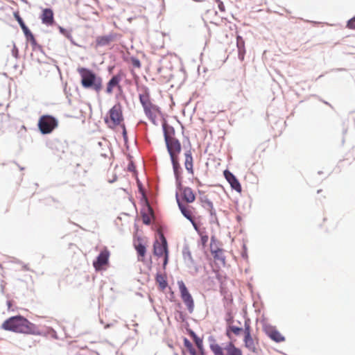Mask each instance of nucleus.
<instances>
[{
	"mask_svg": "<svg viewBox=\"0 0 355 355\" xmlns=\"http://www.w3.org/2000/svg\"><path fill=\"white\" fill-rule=\"evenodd\" d=\"M1 328L6 331L18 334L44 336L58 339L56 331L52 327H49L45 331H41L35 324L20 314L7 318L2 323Z\"/></svg>",
	"mask_w": 355,
	"mask_h": 355,
	"instance_id": "1",
	"label": "nucleus"
},
{
	"mask_svg": "<svg viewBox=\"0 0 355 355\" xmlns=\"http://www.w3.org/2000/svg\"><path fill=\"white\" fill-rule=\"evenodd\" d=\"M77 71L80 76L81 86L86 89H92L98 93L103 88V79L92 69L79 67Z\"/></svg>",
	"mask_w": 355,
	"mask_h": 355,
	"instance_id": "2",
	"label": "nucleus"
},
{
	"mask_svg": "<svg viewBox=\"0 0 355 355\" xmlns=\"http://www.w3.org/2000/svg\"><path fill=\"white\" fill-rule=\"evenodd\" d=\"M207 340L209 349L214 355H243L242 349L236 347L232 340L226 343L223 347L212 335L209 336Z\"/></svg>",
	"mask_w": 355,
	"mask_h": 355,
	"instance_id": "3",
	"label": "nucleus"
},
{
	"mask_svg": "<svg viewBox=\"0 0 355 355\" xmlns=\"http://www.w3.org/2000/svg\"><path fill=\"white\" fill-rule=\"evenodd\" d=\"M123 119L122 106L118 102L109 110L107 115L104 117V122L108 128L112 129L121 125V123Z\"/></svg>",
	"mask_w": 355,
	"mask_h": 355,
	"instance_id": "4",
	"label": "nucleus"
},
{
	"mask_svg": "<svg viewBox=\"0 0 355 355\" xmlns=\"http://www.w3.org/2000/svg\"><path fill=\"white\" fill-rule=\"evenodd\" d=\"M183 172H180L178 170L175 169L173 173L176 192L181 191L182 193L184 200L189 204L193 202L196 200V195L192 189L189 187L183 186Z\"/></svg>",
	"mask_w": 355,
	"mask_h": 355,
	"instance_id": "5",
	"label": "nucleus"
},
{
	"mask_svg": "<svg viewBox=\"0 0 355 355\" xmlns=\"http://www.w3.org/2000/svg\"><path fill=\"white\" fill-rule=\"evenodd\" d=\"M58 119L55 116L51 114H43L38 119L37 128L42 135H49L58 128Z\"/></svg>",
	"mask_w": 355,
	"mask_h": 355,
	"instance_id": "6",
	"label": "nucleus"
},
{
	"mask_svg": "<svg viewBox=\"0 0 355 355\" xmlns=\"http://www.w3.org/2000/svg\"><path fill=\"white\" fill-rule=\"evenodd\" d=\"M182 134H184V130L182 131ZM183 148L184 149V167L187 170V173L191 175L194 174L193 169V157L191 153V144L189 139V136L183 135Z\"/></svg>",
	"mask_w": 355,
	"mask_h": 355,
	"instance_id": "7",
	"label": "nucleus"
},
{
	"mask_svg": "<svg viewBox=\"0 0 355 355\" xmlns=\"http://www.w3.org/2000/svg\"><path fill=\"white\" fill-rule=\"evenodd\" d=\"M182 148L183 146H182L180 141L178 138L174 137L171 141V150L173 156V161L171 157H170L173 173H175V170H178L180 172H183V168L180 164L179 157V155L180 154Z\"/></svg>",
	"mask_w": 355,
	"mask_h": 355,
	"instance_id": "8",
	"label": "nucleus"
},
{
	"mask_svg": "<svg viewBox=\"0 0 355 355\" xmlns=\"http://www.w3.org/2000/svg\"><path fill=\"white\" fill-rule=\"evenodd\" d=\"M180 295L189 313H192L194 311L195 304L194 300L190 293L189 289L182 280L178 281Z\"/></svg>",
	"mask_w": 355,
	"mask_h": 355,
	"instance_id": "9",
	"label": "nucleus"
},
{
	"mask_svg": "<svg viewBox=\"0 0 355 355\" xmlns=\"http://www.w3.org/2000/svg\"><path fill=\"white\" fill-rule=\"evenodd\" d=\"M169 254L166 238L162 234L159 235V241L156 240L153 243V254L157 257Z\"/></svg>",
	"mask_w": 355,
	"mask_h": 355,
	"instance_id": "10",
	"label": "nucleus"
},
{
	"mask_svg": "<svg viewBox=\"0 0 355 355\" xmlns=\"http://www.w3.org/2000/svg\"><path fill=\"white\" fill-rule=\"evenodd\" d=\"M263 329L267 336L277 343H282L286 340L285 336L279 332L275 326H272L270 324H264L263 325Z\"/></svg>",
	"mask_w": 355,
	"mask_h": 355,
	"instance_id": "11",
	"label": "nucleus"
},
{
	"mask_svg": "<svg viewBox=\"0 0 355 355\" xmlns=\"http://www.w3.org/2000/svg\"><path fill=\"white\" fill-rule=\"evenodd\" d=\"M123 76H124V73H123V71H119L117 73H116L115 75L112 76V78L108 80L107 85H106L105 92L107 94H111L113 92L114 87H118L120 94H121L123 95V96L125 98V96L123 95L122 87L119 85Z\"/></svg>",
	"mask_w": 355,
	"mask_h": 355,
	"instance_id": "12",
	"label": "nucleus"
},
{
	"mask_svg": "<svg viewBox=\"0 0 355 355\" xmlns=\"http://www.w3.org/2000/svg\"><path fill=\"white\" fill-rule=\"evenodd\" d=\"M110 255V252L106 248L99 252L93 261V266L96 270H101L103 266L109 263Z\"/></svg>",
	"mask_w": 355,
	"mask_h": 355,
	"instance_id": "13",
	"label": "nucleus"
},
{
	"mask_svg": "<svg viewBox=\"0 0 355 355\" xmlns=\"http://www.w3.org/2000/svg\"><path fill=\"white\" fill-rule=\"evenodd\" d=\"M162 132L167 153H168L169 157H171L173 161V156L171 150V141L174 137H175V130L173 126L169 125L167 126V128L163 129Z\"/></svg>",
	"mask_w": 355,
	"mask_h": 355,
	"instance_id": "14",
	"label": "nucleus"
},
{
	"mask_svg": "<svg viewBox=\"0 0 355 355\" xmlns=\"http://www.w3.org/2000/svg\"><path fill=\"white\" fill-rule=\"evenodd\" d=\"M223 175L230 184L232 190H234L238 193H241L242 191L241 184L237 177L234 173H232L230 170L225 169L223 171Z\"/></svg>",
	"mask_w": 355,
	"mask_h": 355,
	"instance_id": "15",
	"label": "nucleus"
},
{
	"mask_svg": "<svg viewBox=\"0 0 355 355\" xmlns=\"http://www.w3.org/2000/svg\"><path fill=\"white\" fill-rule=\"evenodd\" d=\"M133 245L135 250L137 251L138 260L140 261H144L146 254L147 248L141 236H137V237H135Z\"/></svg>",
	"mask_w": 355,
	"mask_h": 355,
	"instance_id": "16",
	"label": "nucleus"
},
{
	"mask_svg": "<svg viewBox=\"0 0 355 355\" xmlns=\"http://www.w3.org/2000/svg\"><path fill=\"white\" fill-rule=\"evenodd\" d=\"M116 37V33L111 32L108 35H99L95 40V48L108 46Z\"/></svg>",
	"mask_w": 355,
	"mask_h": 355,
	"instance_id": "17",
	"label": "nucleus"
},
{
	"mask_svg": "<svg viewBox=\"0 0 355 355\" xmlns=\"http://www.w3.org/2000/svg\"><path fill=\"white\" fill-rule=\"evenodd\" d=\"M140 90L141 92L139 94V99L141 105L144 109L149 107L152 105L149 88L146 85H142Z\"/></svg>",
	"mask_w": 355,
	"mask_h": 355,
	"instance_id": "18",
	"label": "nucleus"
},
{
	"mask_svg": "<svg viewBox=\"0 0 355 355\" xmlns=\"http://www.w3.org/2000/svg\"><path fill=\"white\" fill-rule=\"evenodd\" d=\"M40 18L42 24L51 26L54 23V14L52 8H45L42 9Z\"/></svg>",
	"mask_w": 355,
	"mask_h": 355,
	"instance_id": "19",
	"label": "nucleus"
},
{
	"mask_svg": "<svg viewBox=\"0 0 355 355\" xmlns=\"http://www.w3.org/2000/svg\"><path fill=\"white\" fill-rule=\"evenodd\" d=\"M182 257L183 259L189 268H191V265L195 264V261L193 259L191 250L189 249V244L187 243H184L182 248Z\"/></svg>",
	"mask_w": 355,
	"mask_h": 355,
	"instance_id": "20",
	"label": "nucleus"
},
{
	"mask_svg": "<svg viewBox=\"0 0 355 355\" xmlns=\"http://www.w3.org/2000/svg\"><path fill=\"white\" fill-rule=\"evenodd\" d=\"M27 43H30L33 51H40L42 53L46 55L42 45L39 44L35 39L34 34L31 32L26 36H24Z\"/></svg>",
	"mask_w": 355,
	"mask_h": 355,
	"instance_id": "21",
	"label": "nucleus"
},
{
	"mask_svg": "<svg viewBox=\"0 0 355 355\" xmlns=\"http://www.w3.org/2000/svg\"><path fill=\"white\" fill-rule=\"evenodd\" d=\"M175 200L178 206V208L182 214V216L187 219L188 220L191 219L193 216H191V214L190 211L188 209V208L186 207L184 204L182 203V202L180 200L179 193L175 192Z\"/></svg>",
	"mask_w": 355,
	"mask_h": 355,
	"instance_id": "22",
	"label": "nucleus"
},
{
	"mask_svg": "<svg viewBox=\"0 0 355 355\" xmlns=\"http://www.w3.org/2000/svg\"><path fill=\"white\" fill-rule=\"evenodd\" d=\"M236 47L238 50V58L240 61H243L245 55V41L241 35L236 36Z\"/></svg>",
	"mask_w": 355,
	"mask_h": 355,
	"instance_id": "23",
	"label": "nucleus"
},
{
	"mask_svg": "<svg viewBox=\"0 0 355 355\" xmlns=\"http://www.w3.org/2000/svg\"><path fill=\"white\" fill-rule=\"evenodd\" d=\"M46 146L52 150H55L57 151H63L64 150V143L62 140L58 138H52L49 139L46 141Z\"/></svg>",
	"mask_w": 355,
	"mask_h": 355,
	"instance_id": "24",
	"label": "nucleus"
},
{
	"mask_svg": "<svg viewBox=\"0 0 355 355\" xmlns=\"http://www.w3.org/2000/svg\"><path fill=\"white\" fill-rule=\"evenodd\" d=\"M155 281L159 289L162 291H164L168 286L166 275H162L159 271H157L155 275Z\"/></svg>",
	"mask_w": 355,
	"mask_h": 355,
	"instance_id": "25",
	"label": "nucleus"
},
{
	"mask_svg": "<svg viewBox=\"0 0 355 355\" xmlns=\"http://www.w3.org/2000/svg\"><path fill=\"white\" fill-rule=\"evenodd\" d=\"M13 16L15 20L17 21L21 29L22 30L24 36L32 32L30 30V28L26 26V23L24 22L23 18L21 17L18 11L14 12Z\"/></svg>",
	"mask_w": 355,
	"mask_h": 355,
	"instance_id": "26",
	"label": "nucleus"
},
{
	"mask_svg": "<svg viewBox=\"0 0 355 355\" xmlns=\"http://www.w3.org/2000/svg\"><path fill=\"white\" fill-rule=\"evenodd\" d=\"M244 346L250 352L257 353V349L255 347L254 341L252 334H245L243 337Z\"/></svg>",
	"mask_w": 355,
	"mask_h": 355,
	"instance_id": "27",
	"label": "nucleus"
},
{
	"mask_svg": "<svg viewBox=\"0 0 355 355\" xmlns=\"http://www.w3.org/2000/svg\"><path fill=\"white\" fill-rule=\"evenodd\" d=\"M210 252L216 260L221 261L223 263L225 262V257L223 255V249L220 247H216L211 249Z\"/></svg>",
	"mask_w": 355,
	"mask_h": 355,
	"instance_id": "28",
	"label": "nucleus"
},
{
	"mask_svg": "<svg viewBox=\"0 0 355 355\" xmlns=\"http://www.w3.org/2000/svg\"><path fill=\"white\" fill-rule=\"evenodd\" d=\"M189 336L193 340L198 350L205 349L202 338L199 337L194 331H189Z\"/></svg>",
	"mask_w": 355,
	"mask_h": 355,
	"instance_id": "29",
	"label": "nucleus"
},
{
	"mask_svg": "<svg viewBox=\"0 0 355 355\" xmlns=\"http://www.w3.org/2000/svg\"><path fill=\"white\" fill-rule=\"evenodd\" d=\"M139 195H140V198H139L140 202L142 205L143 208L144 209L146 208L150 214H153V209H152L151 206L149 204V202H148V198H147V196L146 195V193H141Z\"/></svg>",
	"mask_w": 355,
	"mask_h": 355,
	"instance_id": "30",
	"label": "nucleus"
},
{
	"mask_svg": "<svg viewBox=\"0 0 355 355\" xmlns=\"http://www.w3.org/2000/svg\"><path fill=\"white\" fill-rule=\"evenodd\" d=\"M183 345L187 349L190 355L196 354V349L189 339L185 336L182 337Z\"/></svg>",
	"mask_w": 355,
	"mask_h": 355,
	"instance_id": "31",
	"label": "nucleus"
},
{
	"mask_svg": "<svg viewBox=\"0 0 355 355\" xmlns=\"http://www.w3.org/2000/svg\"><path fill=\"white\" fill-rule=\"evenodd\" d=\"M144 113L146 116L148 117V119L153 123L154 125H157V121H156V115L153 113V112L150 110L149 107H145L144 109Z\"/></svg>",
	"mask_w": 355,
	"mask_h": 355,
	"instance_id": "32",
	"label": "nucleus"
},
{
	"mask_svg": "<svg viewBox=\"0 0 355 355\" xmlns=\"http://www.w3.org/2000/svg\"><path fill=\"white\" fill-rule=\"evenodd\" d=\"M174 315H175V319L178 322H182L184 321L186 319H187V318H188L187 314L182 310L175 309L174 311Z\"/></svg>",
	"mask_w": 355,
	"mask_h": 355,
	"instance_id": "33",
	"label": "nucleus"
},
{
	"mask_svg": "<svg viewBox=\"0 0 355 355\" xmlns=\"http://www.w3.org/2000/svg\"><path fill=\"white\" fill-rule=\"evenodd\" d=\"M209 215L211 216V219L209 220L210 223L216 224L217 225L219 226V225H220L219 221H218V217L216 216V212L214 207H213V209H211V208H209Z\"/></svg>",
	"mask_w": 355,
	"mask_h": 355,
	"instance_id": "34",
	"label": "nucleus"
},
{
	"mask_svg": "<svg viewBox=\"0 0 355 355\" xmlns=\"http://www.w3.org/2000/svg\"><path fill=\"white\" fill-rule=\"evenodd\" d=\"M198 235L200 237L199 243H200L203 247H205L209 240V236L205 231V229L204 228L203 232L198 234Z\"/></svg>",
	"mask_w": 355,
	"mask_h": 355,
	"instance_id": "35",
	"label": "nucleus"
},
{
	"mask_svg": "<svg viewBox=\"0 0 355 355\" xmlns=\"http://www.w3.org/2000/svg\"><path fill=\"white\" fill-rule=\"evenodd\" d=\"M58 29L59 31V33L62 35L66 38H70L71 37V30L67 29L60 25H58Z\"/></svg>",
	"mask_w": 355,
	"mask_h": 355,
	"instance_id": "36",
	"label": "nucleus"
},
{
	"mask_svg": "<svg viewBox=\"0 0 355 355\" xmlns=\"http://www.w3.org/2000/svg\"><path fill=\"white\" fill-rule=\"evenodd\" d=\"M250 323H251L250 319L249 318H245V322H244V328H243V332L244 333V335L251 334Z\"/></svg>",
	"mask_w": 355,
	"mask_h": 355,
	"instance_id": "37",
	"label": "nucleus"
},
{
	"mask_svg": "<svg viewBox=\"0 0 355 355\" xmlns=\"http://www.w3.org/2000/svg\"><path fill=\"white\" fill-rule=\"evenodd\" d=\"M140 214L142 217L143 223L146 225H149L150 224V220L146 211H145V209L144 208H142L140 210Z\"/></svg>",
	"mask_w": 355,
	"mask_h": 355,
	"instance_id": "38",
	"label": "nucleus"
},
{
	"mask_svg": "<svg viewBox=\"0 0 355 355\" xmlns=\"http://www.w3.org/2000/svg\"><path fill=\"white\" fill-rule=\"evenodd\" d=\"M220 245L221 243L218 241L215 235H212L210 239V250L216 247H220Z\"/></svg>",
	"mask_w": 355,
	"mask_h": 355,
	"instance_id": "39",
	"label": "nucleus"
},
{
	"mask_svg": "<svg viewBox=\"0 0 355 355\" xmlns=\"http://www.w3.org/2000/svg\"><path fill=\"white\" fill-rule=\"evenodd\" d=\"M200 201L203 203V204H205L207 205V206L209 208H211V209H213V207H214V204L213 202L207 198V196H200Z\"/></svg>",
	"mask_w": 355,
	"mask_h": 355,
	"instance_id": "40",
	"label": "nucleus"
},
{
	"mask_svg": "<svg viewBox=\"0 0 355 355\" xmlns=\"http://www.w3.org/2000/svg\"><path fill=\"white\" fill-rule=\"evenodd\" d=\"M230 329H231L232 332L235 336H239L243 331V328L241 327H238L236 325H230Z\"/></svg>",
	"mask_w": 355,
	"mask_h": 355,
	"instance_id": "41",
	"label": "nucleus"
},
{
	"mask_svg": "<svg viewBox=\"0 0 355 355\" xmlns=\"http://www.w3.org/2000/svg\"><path fill=\"white\" fill-rule=\"evenodd\" d=\"M131 64L135 68H140L141 66V61L136 56H131L130 58Z\"/></svg>",
	"mask_w": 355,
	"mask_h": 355,
	"instance_id": "42",
	"label": "nucleus"
},
{
	"mask_svg": "<svg viewBox=\"0 0 355 355\" xmlns=\"http://www.w3.org/2000/svg\"><path fill=\"white\" fill-rule=\"evenodd\" d=\"M225 320L227 322V325H231V324L234 322V316L231 311H227Z\"/></svg>",
	"mask_w": 355,
	"mask_h": 355,
	"instance_id": "43",
	"label": "nucleus"
},
{
	"mask_svg": "<svg viewBox=\"0 0 355 355\" xmlns=\"http://www.w3.org/2000/svg\"><path fill=\"white\" fill-rule=\"evenodd\" d=\"M241 256L243 259L247 260L248 259V248L245 243L242 245Z\"/></svg>",
	"mask_w": 355,
	"mask_h": 355,
	"instance_id": "44",
	"label": "nucleus"
},
{
	"mask_svg": "<svg viewBox=\"0 0 355 355\" xmlns=\"http://www.w3.org/2000/svg\"><path fill=\"white\" fill-rule=\"evenodd\" d=\"M120 126L122 128V136H123V141H124V143H128V132L126 130V127L124 123L120 125Z\"/></svg>",
	"mask_w": 355,
	"mask_h": 355,
	"instance_id": "45",
	"label": "nucleus"
},
{
	"mask_svg": "<svg viewBox=\"0 0 355 355\" xmlns=\"http://www.w3.org/2000/svg\"><path fill=\"white\" fill-rule=\"evenodd\" d=\"M150 110H151L152 111H154L155 112H157L159 115H160L161 116H163V112H162V110L161 108L157 105H155L152 103V105H150Z\"/></svg>",
	"mask_w": 355,
	"mask_h": 355,
	"instance_id": "46",
	"label": "nucleus"
},
{
	"mask_svg": "<svg viewBox=\"0 0 355 355\" xmlns=\"http://www.w3.org/2000/svg\"><path fill=\"white\" fill-rule=\"evenodd\" d=\"M127 171L132 173H137L136 165L134 162V161H131V162H128V164L127 166Z\"/></svg>",
	"mask_w": 355,
	"mask_h": 355,
	"instance_id": "47",
	"label": "nucleus"
},
{
	"mask_svg": "<svg viewBox=\"0 0 355 355\" xmlns=\"http://www.w3.org/2000/svg\"><path fill=\"white\" fill-rule=\"evenodd\" d=\"M347 27L355 30V15L347 21Z\"/></svg>",
	"mask_w": 355,
	"mask_h": 355,
	"instance_id": "48",
	"label": "nucleus"
},
{
	"mask_svg": "<svg viewBox=\"0 0 355 355\" xmlns=\"http://www.w3.org/2000/svg\"><path fill=\"white\" fill-rule=\"evenodd\" d=\"M182 327L185 329L187 334L189 336V331H193L189 327V323L186 319L184 321L182 322Z\"/></svg>",
	"mask_w": 355,
	"mask_h": 355,
	"instance_id": "49",
	"label": "nucleus"
},
{
	"mask_svg": "<svg viewBox=\"0 0 355 355\" xmlns=\"http://www.w3.org/2000/svg\"><path fill=\"white\" fill-rule=\"evenodd\" d=\"M189 221L191 223L193 229L196 231V232L198 234H200V232H203L202 230H201L200 229H199L198 225L196 224L195 220L193 219V218H192L191 219L189 220Z\"/></svg>",
	"mask_w": 355,
	"mask_h": 355,
	"instance_id": "50",
	"label": "nucleus"
},
{
	"mask_svg": "<svg viewBox=\"0 0 355 355\" xmlns=\"http://www.w3.org/2000/svg\"><path fill=\"white\" fill-rule=\"evenodd\" d=\"M137 185L138 189V192L139 194L142 193H145L144 187L142 184V182L139 180V179H137Z\"/></svg>",
	"mask_w": 355,
	"mask_h": 355,
	"instance_id": "51",
	"label": "nucleus"
},
{
	"mask_svg": "<svg viewBox=\"0 0 355 355\" xmlns=\"http://www.w3.org/2000/svg\"><path fill=\"white\" fill-rule=\"evenodd\" d=\"M230 325H227L226 329H225V336L232 340L233 336H232V332L231 329H230Z\"/></svg>",
	"mask_w": 355,
	"mask_h": 355,
	"instance_id": "52",
	"label": "nucleus"
},
{
	"mask_svg": "<svg viewBox=\"0 0 355 355\" xmlns=\"http://www.w3.org/2000/svg\"><path fill=\"white\" fill-rule=\"evenodd\" d=\"M169 260V254H166L164 255V261L162 263V268L164 270L166 269L167 264L168 263Z\"/></svg>",
	"mask_w": 355,
	"mask_h": 355,
	"instance_id": "53",
	"label": "nucleus"
},
{
	"mask_svg": "<svg viewBox=\"0 0 355 355\" xmlns=\"http://www.w3.org/2000/svg\"><path fill=\"white\" fill-rule=\"evenodd\" d=\"M218 4V8L220 12H224L225 10V7L223 2L221 0H216Z\"/></svg>",
	"mask_w": 355,
	"mask_h": 355,
	"instance_id": "54",
	"label": "nucleus"
},
{
	"mask_svg": "<svg viewBox=\"0 0 355 355\" xmlns=\"http://www.w3.org/2000/svg\"><path fill=\"white\" fill-rule=\"evenodd\" d=\"M12 55L15 58H17L19 57V49L15 44L12 49Z\"/></svg>",
	"mask_w": 355,
	"mask_h": 355,
	"instance_id": "55",
	"label": "nucleus"
},
{
	"mask_svg": "<svg viewBox=\"0 0 355 355\" xmlns=\"http://www.w3.org/2000/svg\"><path fill=\"white\" fill-rule=\"evenodd\" d=\"M162 117V130L163 129H166L167 128V126L169 125V124L168 123V121L166 119V118L164 117V115L163 114V116H161Z\"/></svg>",
	"mask_w": 355,
	"mask_h": 355,
	"instance_id": "56",
	"label": "nucleus"
},
{
	"mask_svg": "<svg viewBox=\"0 0 355 355\" xmlns=\"http://www.w3.org/2000/svg\"><path fill=\"white\" fill-rule=\"evenodd\" d=\"M170 289V292H169V295H170V297H169V300L171 302H175V293L172 291L171 288H169Z\"/></svg>",
	"mask_w": 355,
	"mask_h": 355,
	"instance_id": "57",
	"label": "nucleus"
},
{
	"mask_svg": "<svg viewBox=\"0 0 355 355\" xmlns=\"http://www.w3.org/2000/svg\"><path fill=\"white\" fill-rule=\"evenodd\" d=\"M191 268L194 269V273L193 275H196L199 272L200 267L196 263L194 265H191Z\"/></svg>",
	"mask_w": 355,
	"mask_h": 355,
	"instance_id": "58",
	"label": "nucleus"
},
{
	"mask_svg": "<svg viewBox=\"0 0 355 355\" xmlns=\"http://www.w3.org/2000/svg\"><path fill=\"white\" fill-rule=\"evenodd\" d=\"M126 156L127 159L129 162H131V161H133V156L130 153H124Z\"/></svg>",
	"mask_w": 355,
	"mask_h": 355,
	"instance_id": "59",
	"label": "nucleus"
},
{
	"mask_svg": "<svg viewBox=\"0 0 355 355\" xmlns=\"http://www.w3.org/2000/svg\"><path fill=\"white\" fill-rule=\"evenodd\" d=\"M6 304L8 306V309L9 311H10V310L13 311V309H11V307H12V301L11 300H7Z\"/></svg>",
	"mask_w": 355,
	"mask_h": 355,
	"instance_id": "60",
	"label": "nucleus"
},
{
	"mask_svg": "<svg viewBox=\"0 0 355 355\" xmlns=\"http://www.w3.org/2000/svg\"><path fill=\"white\" fill-rule=\"evenodd\" d=\"M194 180L196 181L198 187H202L203 185V184L200 181V180L198 178H196Z\"/></svg>",
	"mask_w": 355,
	"mask_h": 355,
	"instance_id": "61",
	"label": "nucleus"
},
{
	"mask_svg": "<svg viewBox=\"0 0 355 355\" xmlns=\"http://www.w3.org/2000/svg\"><path fill=\"white\" fill-rule=\"evenodd\" d=\"M67 39L70 41V42H71V44H73V45H74V46H78V44H76V42L74 41V40H73V37H72V36H71V37H70V38H67Z\"/></svg>",
	"mask_w": 355,
	"mask_h": 355,
	"instance_id": "62",
	"label": "nucleus"
},
{
	"mask_svg": "<svg viewBox=\"0 0 355 355\" xmlns=\"http://www.w3.org/2000/svg\"><path fill=\"white\" fill-rule=\"evenodd\" d=\"M23 270H30L29 268L28 267L27 264H23L22 266Z\"/></svg>",
	"mask_w": 355,
	"mask_h": 355,
	"instance_id": "63",
	"label": "nucleus"
},
{
	"mask_svg": "<svg viewBox=\"0 0 355 355\" xmlns=\"http://www.w3.org/2000/svg\"><path fill=\"white\" fill-rule=\"evenodd\" d=\"M116 179H117V176L115 175L114 177L112 180H109V182L110 183H113V182H114L116 180Z\"/></svg>",
	"mask_w": 355,
	"mask_h": 355,
	"instance_id": "64",
	"label": "nucleus"
}]
</instances>
